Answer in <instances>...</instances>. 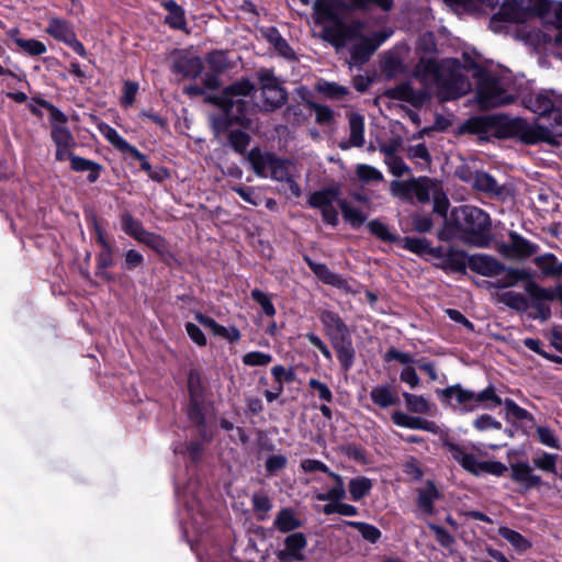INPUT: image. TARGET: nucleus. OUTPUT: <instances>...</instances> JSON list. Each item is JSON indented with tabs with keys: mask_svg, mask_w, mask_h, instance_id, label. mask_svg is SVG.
<instances>
[{
	"mask_svg": "<svg viewBox=\"0 0 562 562\" xmlns=\"http://www.w3.org/2000/svg\"><path fill=\"white\" fill-rule=\"evenodd\" d=\"M524 289L528 296L519 292L507 291L499 294L498 301L519 313L532 308L536 313L529 314L530 318L539 319L540 322L549 321L552 316L549 303L555 300L554 288H544L533 279L525 283Z\"/></svg>",
	"mask_w": 562,
	"mask_h": 562,
	"instance_id": "39448f33",
	"label": "nucleus"
},
{
	"mask_svg": "<svg viewBox=\"0 0 562 562\" xmlns=\"http://www.w3.org/2000/svg\"><path fill=\"white\" fill-rule=\"evenodd\" d=\"M203 69L204 65L199 56L181 55L173 60L171 66L173 74L181 75L187 79H196Z\"/></svg>",
	"mask_w": 562,
	"mask_h": 562,
	"instance_id": "aec40b11",
	"label": "nucleus"
},
{
	"mask_svg": "<svg viewBox=\"0 0 562 562\" xmlns=\"http://www.w3.org/2000/svg\"><path fill=\"white\" fill-rule=\"evenodd\" d=\"M345 524L356 530H358L361 535V537L369 541L370 543H376L382 536L381 530L375 527L374 525H371L369 522L364 521H351L346 520Z\"/></svg>",
	"mask_w": 562,
	"mask_h": 562,
	"instance_id": "8fccbe9b",
	"label": "nucleus"
},
{
	"mask_svg": "<svg viewBox=\"0 0 562 562\" xmlns=\"http://www.w3.org/2000/svg\"><path fill=\"white\" fill-rule=\"evenodd\" d=\"M33 100L41 108H44V109H46L49 112L50 125L52 124L66 125V123L68 122V117H67V115L61 110H59L53 103H50L49 101H47V100H45L43 98H33Z\"/></svg>",
	"mask_w": 562,
	"mask_h": 562,
	"instance_id": "4d7b16f0",
	"label": "nucleus"
},
{
	"mask_svg": "<svg viewBox=\"0 0 562 562\" xmlns=\"http://www.w3.org/2000/svg\"><path fill=\"white\" fill-rule=\"evenodd\" d=\"M70 169L75 172H88L87 181L89 183H94L99 180L104 167L97 161L78 155H71Z\"/></svg>",
	"mask_w": 562,
	"mask_h": 562,
	"instance_id": "cd10ccee",
	"label": "nucleus"
},
{
	"mask_svg": "<svg viewBox=\"0 0 562 562\" xmlns=\"http://www.w3.org/2000/svg\"><path fill=\"white\" fill-rule=\"evenodd\" d=\"M453 64L454 67L443 71L437 78L438 98L442 102L457 100L471 89L468 77L461 71L459 60L453 59Z\"/></svg>",
	"mask_w": 562,
	"mask_h": 562,
	"instance_id": "1a4fd4ad",
	"label": "nucleus"
},
{
	"mask_svg": "<svg viewBox=\"0 0 562 562\" xmlns=\"http://www.w3.org/2000/svg\"><path fill=\"white\" fill-rule=\"evenodd\" d=\"M162 7L168 12L165 18V24L172 30L183 31L187 29L186 12L181 5L175 0H166Z\"/></svg>",
	"mask_w": 562,
	"mask_h": 562,
	"instance_id": "7c9ffc66",
	"label": "nucleus"
},
{
	"mask_svg": "<svg viewBox=\"0 0 562 562\" xmlns=\"http://www.w3.org/2000/svg\"><path fill=\"white\" fill-rule=\"evenodd\" d=\"M368 229L370 234L384 243L396 244L400 239V235L391 233L387 225L382 223L380 220L370 221L368 223Z\"/></svg>",
	"mask_w": 562,
	"mask_h": 562,
	"instance_id": "3c124183",
	"label": "nucleus"
},
{
	"mask_svg": "<svg viewBox=\"0 0 562 562\" xmlns=\"http://www.w3.org/2000/svg\"><path fill=\"white\" fill-rule=\"evenodd\" d=\"M50 137L56 147H76V140L66 125L52 124Z\"/></svg>",
	"mask_w": 562,
	"mask_h": 562,
	"instance_id": "49530a36",
	"label": "nucleus"
},
{
	"mask_svg": "<svg viewBox=\"0 0 562 562\" xmlns=\"http://www.w3.org/2000/svg\"><path fill=\"white\" fill-rule=\"evenodd\" d=\"M505 406L506 419L518 422L525 431L535 426V417L527 409L520 407L514 400L505 398L502 403Z\"/></svg>",
	"mask_w": 562,
	"mask_h": 562,
	"instance_id": "bb28decb",
	"label": "nucleus"
},
{
	"mask_svg": "<svg viewBox=\"0 0 562 562\" xmlns=\"http://www.w3.org/2000/svg\"><path fill=\"white\" fill-rule=\"evenodd\" d=\"M533 263L540 269L544 278H562V262L552 252L537 256Z\"/></svg>",
	"mask_w": 562,
	"mask_h": 562,
	"instance_id": "c756f323",
	"label": "nucleus"
},
{
	"mask_svg": "<svg viewBox=\"0 0 562 562\" xmlns=\"http://www.w3.org/2000/svg\"><path fill=\"white\" fill-rule=\"evenodd\" d=\"M306 105L315 112V121L317 124H329L334 120V111L329 106L310 100L306 101Z\"/></svg>",
	"mask_w": 562,
	"mask_h": 562,
	"instance_id": "bf43d9fd",
	"label": "nucleus"
},
{
	"mask_svg": "<svg viewBox=\"0 0 562 562\" xmlns=\"http://www.w3.org/2000/svg\"><path fill=\"white\" fill-rule=\"evenodd\" d=\"M498 535L507 540L513 548L518 552H526L531 549L532 543L526 537H524L520 532L510 529L507 526H501L498 528Z\"/></svg>",
	"mask_w": 562,
	"mask_h": 562,
	"instance_id": "a19ab883",
	"label": "nucleus"
},
{
	"mask_svg": "<svg viewBox=\"0 0 562 562\" xmlns=\"http://www.w3.org/2000/svg\"><path fill=\"white\" fill-rule=\"evenodd\" d=\"M520 10L514 3H503L499 10L493 14V22L504 21L505 23H517L520 22Z\"/></svg>",
	"mask_w": 562,
	"mask_h": 562,
	"instance_id": "864d4df0",
	"label": "nucleus"
},
{
	"mask_svg": "<svg viewBox=\"0 0 562 562\" xmlns=\"http://www.w3.org/2000/svg\"><path fill=\"white\" fill-rule=\"evenodd\" d=\"M144 263H145L144 256L139 251H137L135 249H128L124 254V260L122 262L121 268L124 271H134L138 268L144 267Z\"/></svg>",
	"mask_w": 562,
	"mask_h": 562,
	"instance_id": "774afa93",
	"label": "nucleus"
},
{
	"mask_svg": "<svg viewBox=\"0 0 562 562\" xmlns=\"http://www.w3.org/2000/svg\"><path fill=\"white\" fill-rule=\"evenodd\" d=\"M246 159L251 165L255 175L260 178H267V170H270L272 180L279 182L289 180V161L280 158L274 153L262 151L260 147L256 146L247 153Z\"/></svg>",
	"mask_w": 562,
	"mask_h": 562,
	"instance_id": "6e6552de",
	"label": "nucleus"
},
{
	"mask_svg": "<svg viewBox=\"0 0 562 562\" xmlns=\"http://www.w3.org/2000/svg\"><path fill=\"white\" fill-rule=\"evenodd\" d=\"M436 393L442 404L449 405L454 409L460 408L464 413L473 412L479 407L494 409L503 403V400L496 394L495 387L492 384L479 393L467 390L459 383L445 389H438Z\"/></svg>",
	"mask_w": 562,
	"mask_h": 562,
	"instance_id": "423d86ee",
	"label": "nucleus"
},
{
	"mask_svg": "<svg viewBox=\"0 0 562 562\" xmlns=\"http://www.w3.org/2000/svg\"><path fill=\"white\" fill-rule=\"evenodd\" d=\"M469 255L463 249L449 247L446 250V260L439 266L445 271H452L465 274Z\"/></svg>",
	"mask_w": 562,
	"mask_h": 562,
	"instance_id": "c85d7f7f",
	"label": "nucleus"
},
{
	"mask_svg": "<svg viewBox=\"0 0 562 562\" xmlns=\"http://www.w3.org/2000/svg\"><path fill=\"white\" fill-rule=\"evenodd\" d=\"M327 475L334 481V485L326 493L317 494L316 498L322 502H336L345 499L347 495L344 477L331 470H329Z\"/></svg>",
	"mask_w": 562,
	"mask_h": 562,
	"instance_id": "f704fd0d",
	"label": "nucleus"
},
{
	"mask_svg": "<svg viewBox=\"0 0 562 562\" xmlns=\"http://www.w3.org/2000/svg\"><path fill=\"white\" fill-rule=\"evenodd\" d=\"M412 89V85L408 81H404L392 88H387L383 94L391 100L407 102Z\"/></svg>",
	"mask_w": 562,
	"mask_h": 562,
	"instance_id": "0e129e2a",
	"label": "nucleus"
},
{
	"mask_svg": "<svg viewBox=\"0 0 562 562\" xmlns=\"http://www.w3.org/2000/svg\"><path fill=\"white\" fill-rule=\"evenodd\" d=\"M527 108L540 116H549L554 110V102L546 93H537L528 100Z\"/></svg>",
	"mask_w": 562,
	"mask_h": 562,
	"instance_id": "c03bdc74",
	"label": "nucleus"
},
{
	"mask_svg": "<svg viewBox=\"0 0 562 562\" xmlns=\"http://www.w3.org/2000/svg\"><path fill=\"white\" fill-rule=\"evenodd\" d=\"M307 546L306 536L303 532H294L284 539V549L279 550L277 559L280 562H295L304 559L302 550Z\"/></svg>",
	"mask_w": 562,
	"mask_h": 562,
	"instance_id": "2eb2a0df",
	"label": "nucleus"
},
{
	"mask_svg": "<svg viewBox=\"0 0 562 562\" xmlns=\"http://www.w3.org/2000/svg\"><path fill=\"white\" fill-rule=\"evenodd\" d=\"M448 226L463 234L464 241L476 247H488L492 241V221L490 214L474 205L454 207Z\"/></svg>",
	"mask_w": 562,
	"mask_h": 562,
	"instance_id": "20e7f679",
	"label": "nucleus"
},
{
	"mask_svg": "<svg viewBox=\"0 0 562 562\" xmlns=\"http://www.w3.org/2000/svg\"><path fill=\"white\" fill-rule=\"evenodd\" d=\"M372 487V481L367 476H357L351 479L348 484L351 501H361L370 494Z\"/></svg>",
	"mask_w": 562,
	"mask_h": 562,
	"instance_id": "37998d69",
	"label": "nucleus"
},
{
	"mask_svg": "<svg viewBox=\"0 0 562 562\" xmlns=\"http://www.w3.org/2000/svg\"><path fill=\"white\" fill-rule=\"evenodd\" d=\"M318 318L324 327V333L330 342L351 334L348 325L337 312L322 310L318 313Z\"/></svg>",
	"mask_w": 562,
	"mask_h": 562,
	"instance_id": "ddd939ff",
	"label": "nucleus"
},
{
	"mask_svg": "<svg viewBox=\"0 0 562 562\" xmlns=\"http://www.w3.org/2000/svg\"><path fill=\"white\" fill-rule=\"evenodd\" d=\"M350 137L349 143L351 146L361 147L364 144V117L356 112L349 115Z\"/></svg>",
	"mask_w": 562,
	"mask_h": 562,
	"instance_id": "79ce46f5",
	"label": "nucleus"
},
{
	"mask_svg": "<svg viewBox=\"0 0 562 562\" xmlns=\"http://www.w3.org/2000/svg\"><path fill=\"white\" fill-rule=\"evenodd\" d=\"M187 390L189 401L187 409L205 407V387L200 370L192 368L187 374Z\"/></svg>",
	"mask_w": 562,
	"mask_h": 562,
	"instance_id": "dca6fc26",
	"label": "nucleus"
},
{
	"mask_svg": "<svg viewBox=\"0 0 562 562\" xmlns=\"http://www.w3.org/2000/svg\"><path fill=\"white\" fill-rule=\"evenodd\" d=\"M340 187L338 184L324 187L308 195L307 204L313 209L323 210L334 204V202L338 203V200H340Z\"/></svg>",
	"mask_w": 562,
	"mask_h": 562,
	"instance_id": "393cba45",
	"label": "nucleus"
},
{
	"mask_svg": "<svg viewBox=\"0 0 562 562\" xmlns=\"http://www.w3.org/2000/svg\"><path fill=\"white\" fill-rule=\"evenodd\" d=\"M459 135H476L480 142H488L491 136L497 139H518L525 145L554 143L553 132L543 125H530L522 117H509L505 114L475 115L458 127Z\"/></svg>",
	"mask_w": 562,
	"mask_h": 562,
	"instance_id": "f03ea898",
	"label": "nucleus"
},
{
	"mask_svg": "<svg viewBox=\"0 0 562 562\" xmlns=\"http://www.w3.org/2000/svg\"><path fill=\"white\" fill-rule=\"evenodd\" d=\"M389 34L376 32L372 36H360V40L350 48V58L353 64L362 65L370 60L375 50L386 41Z\"/></svg>",
	"mask_w": 562,
	"mask_h": 562,
	"instance_id": "9d476101",
	"label": "nucleus"
},
{
	"mask_svg": "<svg viewBox=\"0 0 562 562\" xmlns=\"http://www.w3.org/2000/svg\"><path fill=\"white\" fill-rule=\"evenodd\" d=\"M394 0H316L315 13L319 19L335 23V27L325 30L326 40L340 47L347 38L353 36L352 30L342 21L340 11H368L371 5L387 12L393 8Z\"/></svg>",
	"mask_w": 562,
	"mask_h": 562,
	"instance_id": "7ed1b4c3",
	"label": "nucleus"
},
{
	"mask_svg": "<svg viewBox=\"0 0 562 562\" xmlns=\"http://www.w3.org/2000/svg\"><path fill=\"white\" fill-rule=\"evenodd\" d=\"M316 88L318 92L333 100H340L349 93L347 87L325 80L318 82Z\"/></svg>",
	"mask_w": 562,
	"mask_h": 562,
	"instance_id": "5fc2aeb1",
	"label": "nucleus"
},
{
	"mask_svg": "<svg viewBox=\"0 0 562 562\" xmlns=\"http://www.w3.org/2000/svg\"><path fill=\"white\" fill-rule=\"evenodd\" d=\"M396 244L412 254L424 257L427 255L429 240L424 237L400 236Z\"/></svg>",
	"mask_w": 562,
	"mask_h": 562,
	"instance_id": "a18cd8bd",
	"label": "nucleus"
},
{
	"mask_svg": "<svg viewBox=\"0 0 562 562\" xmlns=\"http://www.w3.org/2000/svg\"><path fill=\"white\" fill-rule=\"evenodd\" d=\"M406 408L414 414H427L430 411L429 402L423 395H416L408 392L403 393Z\"/></svg>",
	"mask_w": 562,
	"mask_h": 562,
	"instance_id": "603ef678",
	"label": "nucleus"
},
{
	"mask_svg": "<svg viewBox=\"0 0 562 562\" xmlns=\"http://www.w3.org/2000/svg\"><path fill=\"white\" fill-rule=\"evenodd\" d=\"M323 513L325 515L339 514L342 516L353 517L358 515V508L353 505L342 503L341 501L328 502L324 505Z\"/></svg>",
	"mask_w": 562,
	"mask_h": 562,
	"instance_id": "6e6d98bb",
	"label": "nucleus"
},
{
	"mask_svg": "<svg viewBox=\"0 0 562 562\" xmlns=\"http://www.w3.org/2000/svg\"><path fill=\"white\" fill-rule=\"evenodd\" d=\"M45 32L54 40L65 45L76 35L74 25L66 19L53 16L48 19Z\"/></svg>",
	"mask_w": 562,
	"mask_h": 562,
	"instance_id": "a878e982",
	"label": "nucleus"
},
{
	"mask_svg": "<svg viewBox=\"0 0 562 562\" xmlns=\"http://www.w3.org/2000/svg\"><path fill=\"white\" fill-rule=\"evenodd\" d=\"M469 269L483 277L495 278L502 274L505 263L487 254L470 255L468 259Z\"/></svg>",
	"mask_w": 562,
	"mask_h": 562,
	"instance_id": "f8f14e48",
	"label": "nucleus"
},
{
	"mask_svg": "<svg viewBox=\"0 0 562 562\" xmlns=\"http://www.w3.org/2000/svg\"><path fill=\"white\" fill-rule=\"evenodd\" d=\"M186 414L189 422L195 427L201 440L206 443L211 442L213 434L207 427L205 407L186 409Z\"/></svg>",
	"mask_w": 562,
	"mask_h": 562,
	"instance_id": "473e14b6",
	"label": "nucleus"
},
{
	"mask_svg": "<svg viewBox=\"0 0 562 562\" xmlns=\"http://www.w3.org/2000/svg\"><path fill=\"white\" fill-rule=\"evenodd\" d=\"M356 175L361 182H380L383 180V175L376 168L370 165H358L356 168Z\"/></svg>",
	"mask_w": 562,
	"mask_h": 562,
	"instance_id": "052dcab7",
	"label": "nucleus"
},
{
	"mask_svg": "<svg viewBox=\"0 0 562 562\" xmlns=\"http://www.w3.org/2000/svg\"><path fill=\"white\" fill-rule=\"evenodd\" d=\"M194 318L199 324L211 329L213 335L222 337L231 344L237 342L241 337L240 331L236 326H231L229 328H227V327L218 324L211 316L205 315L201 312H196L194 314Z\"/></svg>",
	"mask_w": 562,
	"mask_h": 562,
	"instance_id": "412c9836",
	"label": "nucleus"
},
{
	"mask_svg": "<svg viewBox=\"0 0 562 562\" xmlns=\"http://www.w3.org/2000/svg\"><path fill=\"white\" fill-rule=\"evenodd\" d=\"M429 181L427 177L413 179L412 194H414L420 203H427L430 200Z\"/></svg>",
	"mask_w": 562,
	"mask_h": 562,
	"instance_id": "680f3d73",
	"label": "nucleus"
},
{
	"mask_svg": "<svg viewBox=\"0 0 562 562\" xmlns=\"http://www.w3.org/2000/svg\"><path fill=\"white\" fill-rule=\"evenodd\" d=\"M370 398L373 404L380 408H387L395 406L400 403V397L396 392L392 390L390 384H383L372 387L370 391Z\"/></svg>",
	"mask_w": 562,
	"mask_h": 562,
	"instance_id": "2f4dec72",
	"label": "nucleus"
},
{
	"mask_svg": "<svg viewBox=\"0 0 562 562\" xmlns=\"http://www.w3.org/2000/svg\"><path fill=\"white\" fill-rule=\"evenodd\" d=\"M273 526L280 532L288 533L301 528L303 526V522L301 519L296 517L293 508L283 507L279 510L278 515L276 516Z\"/></svg>",
	"mask_w": 562,
	"mask_h": 562,
	"instance_id": "72a5a7b5",
	"label": "nucleus"
},
{
	"mask_svg": "<svg viewBox=\"0 0 562 562\" xmlns=\"http://www.w3.org/2000/svg\"><path fill=\"white\" fill-rule=\"evenodd\" d=\"M205 61L212 71L223 74L228 68L226 54L222 50H212L206 54Z\"/></svg>",
	"mask_w": 562,
	"mask_h": 562,
	"instance_id": "13d9d810",
	"label": "nucleus"
},
{
	"mask_svg": "<svg viewBox=\"0 0 562 562\" xmlns=\"http://www.w3.org/2000/svg\"><path fill=\"white\" fill-rule=\"evenodd\" d=\"M115 265L114 256H108L98 252L95 256V277L104 280L105 282H114L115 277L109 271Z\"/></svg>",
	"mask_w": 562,
	"mask_h": 562,
	"instance_id": "de8ad7c7",
	"label": "nucleus"
},
{
	"mask_svg": "<svg viewBox=\"0 0 562 562\" xmlns=\"http://www.w3.org/2000/svg\"><path fill=\"white\" fill-rule=\"evenodd\" d=\"M16 45L29 56L35 57L41 56L46 53L47 48L46 45L37 41L35 38L30 40H19L16 41Z\"/></svg>",
	"mask_w": 562,
	"mask_h": 562,
	"instance_id": "69168bd1",
	"label": "nucleus"
},
{
	"mask_svg": "<svg viewBox=\"0 0 562 562\" xmlns=\"http://www.w3.org/2000/svg\"><path fill=\"white\" fill-rule=\"evenodd\" d=\"M262 110L272 112L283 106L288 100V93L281 86H276V91L262 90Z\"/></svg>",
	"mask_w": 562,
	"mask_h": 562,
	"instance_id": "c9c22d12",
	"label": "nucleus"
},
{
	"mask_svg": "<svg viewBox=\"0 0 562 562\" xmlns=\"http://www.w3.org/2000/svg\"><path fill=\"white\" fill-rule=\"evenodd\" d=\"M330 345L336 352L341 371L345 373L349 372L356 362V348L351 334L340 337V339H335Z\"/></svg>",
	"mask_w": 562,
	"mask_h": 562,
	"instance_id": "a211bd4d",
	"label": "nucleus"
},
{
	"mask_svg": "<svg viewBox=\"0 0 562 562\" xmlns=\"http://www.w3.org/2000/svg\"><path fill=\"white\" fill-rule=\"evenodd\" d=\"M257 91L256 85L247 77H241L224 87L220 93L207 94L205 103L217 108L221 113L210 116V128L215 138L227 134L229 147L238 155H247L251 136L247 133L252 126L248 116L250 106L247 97Z\"/></svg>",
	"mask_w": 562,
	"mask_h": 562,
	"instance_id": "f257e3e1",
	"label": "nucleus"
},
{
	"mask_svg": "<svg viewBox=\"0 0 562 562\" xmlns=\"http://www.w3.org/2000/svg\"><path fill=\"white\" fill-rule=\"evenodd\" d=\"M304 261L323 283L337 289L347 286V281L340 274L333 272L325 263L316 262L307 256L304 257Z\"/></svg>",
	"mask_w": 562,
	"mask_h": 562,
	"instance_id": "b1692460",
	"label": "nucleus"
},
{
	"mask_svg": "<svg viewBox=\"0 0 562 562\" xmlns=\"http://www.w3.org/2000/svg\"><path fill=\"white\" fill-rule=\"evenodd\" d=\"M510 479L521 486V493H527L532 488H539L543 485L541 476L533 473L527 462H516L510 465Z\"/></svg>",
	"mask_w": 562,
	"mask_h": 562,
	"instance_id": "4468645a",
	"label": "nucleus"
},
{
	"mask_svg": "<svg viewBox=\"0 0 562 562\" xmlns=\"http://www.w3.org/2000/svg\"><path fill=\"white\" fill-rule=\"evenodd\" d=\"M272 356L262 351H249L245 353L241 361L247 367H265L272 361Z\"/></svg>",
	"mask_w": 562,
	"mask_h": 562,
	"instance_id": "338daca9",
	"label": "nucleus"
},
{
	"mask_svg": "<svg viewBox=\"0 0 562 562\" xmlns=\"http://www.w3.org/2000/svg\"><path fill=\"white\" fill-rule=\"evenodd\" d=\"M441 492L436 483L428 480L424 487L417 490L416 505L422 514L432 516L436 514L435 503L441 498Z\"/></svg>",
	"mask_w": 562,
	"mask_h": 562,
	"instance_id": "6ab92c4d",
	"label": "nucleus"
},
{
	"mask_svg": "<svg viewBox=\"0 0 562 562\" xmlns=\"http://www.w3.org/2000/svg\"><path fill=\"white\" fill-rule=\"evenodd\" d=\"M476 79L475 100L482 110H490L515 102V95L505 88L503 79L486 68L474 64Z\"/></svg>",
	"mask_w": 562,
	"mask_h": 562,
	"instance_id": "0eeeda50",
	"label": "nucleus"
},
{
	"mask_svg": "<svg viewBox=\"0 0 562 562\" xmlns=\"http://www.w3.org/2000/svg\"><path fill=\"white\" fill-rule=\"evenodd\" d=\"M251 299L260 305L263 314L268 317H273L277 313L276 307L271 301V297L259 289L251 291Z\"/></svg>",
	"mask_w": 562,
	"mask_h": 562,
	"instance_id": "e2e57ef3",
	"label": "nucleus"
},
{
	"mask_svg": "<svg viewBox=\"0 0 562 562\" xmlns=\"http://www.w3.org/2000/svg\"><path fill=\"white\" fill-rule=\"evenodd\" d=\"M120 223L122 231L136 241L147 232L143 223L135 218L128 211H124L120 214Z\"/></svg>",
	"mask_w": 562,
	"mask_h": 562,
	"instance_id": "4c0bfd02",
	"label": "nucleus"
},
{
	"mask_svg": "<svg viewBox=\"0 0 562 562\" xmlns=\"http://www.w3.org/2000/svg\"><path fill=\"white\" fill-rule=\"evenodd\" d=\"M392 420L396 426L408 429H419L432 434H437L439 430V426L435 422L418 416H411L401 411H395L392 414Z\"/></svg>",
	"mask_w": 562,
	"mask_h": 562,
	"instance_id": "4be33fe9",
	"label": "nucleus"
},
{
	"mask_svg": "<svg viewBox=\"0 0 562 562\" xmlns=\"http://www.w3.org/2000/svg\"><path fill=\"white\" fill-rule=\"evenodd\" d=\"M338 206L344 220L353 228H360L367 221V215L359 209L352 206L346 199L338 200Z\"/></svg>",
	"mask_w": 562,
	"mask_h": 562,
	"instance_id": "e433bc0d",
	"label": "nucleus"
},
{
	"mask_svg": "<svg viewBox=\"0 0 562 562\" xmlns=\"http://www.w3.org/2000/svg\"><path fill=\"white\" fill-rule=\"evenodd\" d=\"M98 131L102 136L121 154H125V150L131 145L125 138H123L117 131L110 124L100 121L97 125Z\"/></svg>",
	"mask_w": 562,
	"mask_h": 562,
	"instance_id": "ea45409f",
	"label": "nucleus"
},
{
	"mask_svg": "<svg viewBox=\"0 0 562 562\" xmlns=\"http://www.w3.org/2000/svg\"><path fill=\"white\" fill-rule=\"evenodd\" d=\"M535 279V272L526 268L506 266L501 278L493 282L495 289L502 290L516 286L519 282L528 283Z\"/></svg>",
	"mask_w": 562,
	"mask_h": 562,
	"instance_id": "f3484780",
	"label": "nucleus"
},
{
	"mask_svg": "<svg viewBox=\"0 0 562 562\" xmlns=\"http://www.w3.org/2000/svg\"><path fill=\"white\" fill-rule=\"evenodd\" d=\"M509 243H503L499 245V252L507 258L524 259L536 255L539 250V246L531 243L519 233L510 231L508 233Z\"/></svg>",
	"mask_w": 562,
	"mask_h": 562,
	"instance_id": "9b49d317",
	"label": "nucleus"
},
{
	"mask_svg": "<svg viewBox=\"0 0 562 562\" xmlns=\"http://www.w3.org/2000/svg\"><path fill=\"white\" fill-rule=\"evenodd\" d=\"M473 186L477 191L485 193L498 194L501 192L496 179L491 173L485 171L475 172Z\"/></svg>",
	"mask_w": 562,
	"mask_h": 562,
	"instance_id": "09e8293b",
	"label": "nucleus"
},
{
	"mask_svg": "<svg viewBox=\"0 0 562 562\" xmlns=\"http://www.w3.org/2000/svg\"><path fill=\"white\" fill-rule=\"evenodd\" d=\"M86 222L90 232H93L95 243L101 247L100 254L114 256L115 246L112 237H109L94 213L86 215Z\"/></svg>",
	"mask_w": 562,
	"mask_h": 562,
	"instance_id": "5701e85b",
	"label": "nucleus"
},
{
	"mask_svg": "<svg viewBox=\"0 0 562 562\" xmlns=\"http://www.w3.org/2000/svg\"><path fill=\"white\" fill-rule=\"evenodd\" d=\"M138 243L146 245L161 258L166 256L173 257L169 250L168 241L159 234L147 231L142 238H138Z\"/></svg>",
	"mask_w": 562,
	"mask_h": 562,
	"instance_id": "58836bf2",
	"label": "nucleus"
}]
</instances>
